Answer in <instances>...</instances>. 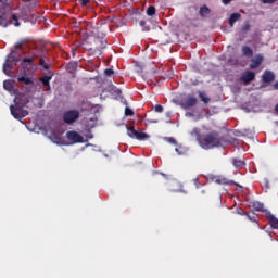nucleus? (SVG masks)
<instances>
[{
  "label": "nucleus",
  "mask_w": 278,
  "mask_h": 278,
  "mask_svg": "<svg viewBox=\"0 0 278 278\" xmlns=\"http://www.w3.org/2000/svg\"><path fill=\"white\" fill-rule=\"evenodd\" d=\"M29 103V99L25 96H17L14 99V104L10 105V112L16 121H23L25 116H29V111L25 106Z\"/></svg>",
  "instance_id": "1"
},
{
  "label": "nucleus",
  "mask_w": 278,
  "mask_h": 278,
  "mask_svg": "<svg viewBox=\"0 0 278 278\" xmlns=\"http://www.w3.org/2000/svg\"><path fill=\"white\" fill-rule=\"evenodd\" d=\"M198 143L206 151H208V149H215L216 147H220V135L216 130L210 131L208 134H202L198 137Z\"/></svg>",
  "instance_id": "2"
},
{
  "label": "nucleus",
  "mask_w": 278,
  "mask_h": 278,
  "mask_svg": "<svg viewBox=\"0 0 278 278\" xmlns=\"http://www.w3.org/2000/svg\"><path fill=\"white\" fill-rule=\"evenodd\" d=\"M14 8V2L12 0H0V27H9L12 25L10 21V13Z\"/></svg>",
  "instance_id": "3"
},
{
  "label": "nucleus",
  "mask_w": 278,
  "mask_h": 278,
  "mask_svg": "<svg viewBox=\"0 0 278 278\" xmlns=\"http://www.w3.org/2000/svg\"><path fill=\"white\" fill-rule=\"evenodd\" d=\"M21 62V59L18 58V52L16 50H12L9 55H7L5 62L3 64V73L4 75H8V77H15L14 66H16Z\"/></svg>",
  "instance_id": "4"
},
{
  "label": "nucleus",
  "mask_w": 278,
  "mask_h": 278,
  "mask_svg": "<svg viewBox=\"0 0 278 278\" xmlns=\"http://www.w3.org/2000/svg\"><path fill=\"white\" fill-rule=\"evenodd\" d=\"M94 47L89 48L90 53H101L105 47H108V40L105 38L96 37L94 40Z\"/></svg>",
  "instance_id": "5"
},
{
  "label": "nucleus",
  "mask_w": 278,
  "mask_h": 278,
  "mask_svg": "<svg viewBox=\"0 0 278 278\" xmlns=\"http://www.w3.org/2000/svg\"><path fill=\"white\" fill-rule=\"evenodd\" d=\"M79 119V112L77 110H70L63 113V121L66 125H73Z\"/></svg>",
  "instance_id": "6"
},
{
  "label": "nucleus",
  "mask_w": 278,
  "mask_h": 278,
  "mask_svg": "<svg viewBox=\"0 0 278 278\" xmlns=\"http://www.w3.org/2000/svg\"><path fill=\"white\" fill-rule=\"evenodd\" d=\"M127 135L135 140H149V135L147 132L136 130L134 126L127 127Z\"/></svg>",
  "instance_id": "7"
},
{
  "label": "nucleus",
  "mask_w": 278,
  "mask_h": 278,
  "mask_svg": "<svg viewBox=\"0 0 278 278\" xmlns=\"http://www.w3.org/2000/svg\"><path fill=\"white\" fill-rule=\"evenodd\" d=\"M18 84H24L26 86V92H31L34 88H36V84L34 83V79L27 77V76H21L17 78Z\"/></svg>",
  "instance_id": "8"
},
{
  "label": "nucleus",
  "mask_w": 278,
  "mask_h": 278,
  "mask_svg": "<svg viewBox=\"0 0 278 278\" xmlns=\"http://www.w3.org/2000/svg\"><path fill=\"white\" fill-rule=\"evenodd\" d=\"M66 138H67V140H70V142H72V144H77L79 142H84V137L75 130L67 131Z\"/></svg>",
  "instance_id": "9"
},
{
  "label": "nucleus",
  "mask_w": 278,
  "mask_h": 278,
  "mask_svg": "<svg viewBox=\"0 0 278 278\" xmlns=\"http://www.w3.org/2000/svg\"><path fill=\"white\" fill-rule=\"evenodd\" d=\"M254 80H255V74L251 71H247L241 75V81H243L244 86H249V84H251V81H254Z\"/></svg>",
  "instance_id": "10"
},
{
  "label": "nucleus",
  "mask_w": 278,
  "mask_h": 278,
  "mask_svg": "<svg viewBox=\"0 0 278 278\" xmlns=\"http://www.w3.org/2000/svg\"><path fill=\"white\" fill-rule=\"evenodd\" d=\"M198 102L199 100H197V98L193 96H188L187 99L182 101V108H185V110H188V108H194Z\"/></svg>",
  "instance_id": "11"
},
{
  "label": "nucleus",
  "mask_w": 278,
  "mask_h": 278,
  "mask_svg": "<svg viewBox=\"0 0 278 278\" xmlns=\"http://www.w3.org/2000/svg\"><path fill=\"white\" fill-rule=\"evenodd\" d=\"M189 21H199V8L190 7L187 13Z\"/></svg>",
  "instance_id": "12"
},
{
  "label": "nucleus",
  "mask_w": 278,
  "mask_h": 278,
  "mask_svg": "<svg viewBox=\"0 0 278 278\" xmlns=\"http://www.w3.org/2000/svg\"><path fill=\"white\" fill-rule=\"evenodd\" d=\"M262 79L264 84H273V81H275V73L267 70L263 73Z\"/></svg>",
  "instance_id": "13"
},
{
  "label": "nucleus",
  "mask_w": 278,
  "mask_h": 278,
  "mask_svg": "<svg viewBox=\"0 0 278 278\" xmlns=\"http://www.w3.org/2000/svg\"><path fill=\"white\" fill-rule=\"evenodd\" d=\"M264 62V56L262 54H256L254 59H252V63L250 64V68L255 70L260 68V65Z\"/></svg>",
  "instance_id": "14"
},
{
  "label": "nucleus",
  "mask_w": 278,
  "mask_h": 278,
  "mask_svg": "<svg viewBox=\"0 0 278 278\" xmlns=\"http://www.w3.org/2000/svg\"><path fill=\"white\" fill-rule=\"evenodd\" d=\"M215 184H219L220 186H238V182H236L233 180H229L225 177L216 178Z\"/></svg>",
  "instance_id": "15"
},
{
  "label": "nucleus",
  "mask_w": 278,
  "mask_h": 278,
  "mask_svg": "<svg viewBox=\"0 0 278 278\" xmlns=\"http://www.w3.org/2000/svg\"><path fill=\"white\" fill-rule=\"evenodd\" d=\"M39 66H42L45 71H49L51 68V61L47 56H41L39 59Z\"/></svg>",
  "instance_id": "16"
},
{
  "label": "nucleus",
  "mask_w": 278,
  "mask_h": 278,
  "mask_svg": "<svg viewBox=\"0 0 278 278\" xmlns=\"http://www.w3.org/2000/svg\"><path fill=\"white\" fill-rule=\"evenodd\" d=\"M267 219H268V223H269L271 229H278V218L275 217V215L269 213L267 215Z\"/></svg>",
  "instance_id": "17"
},
{
  "label": "nucleus",
  "mask_w": 278,
  "mask_h": 278,
  "mask_svg": "<svg viewBox=\"0 0 278 278\" xmlns=\"http://www.w3.org/2000/svg\"><path fill=\"white\" fill-rule=\"evenodd\" d=\"M199 14L201 18H205L206 16H208V14H212V10L210 9V7L204 4L200 8Z\"/></svg>",
  "instance_id": "18"
},
{
  "label": "nucleus",
  "mask_w": 278,
  "mask_h": 278,
  "mask_svg": "<svg viewBox=\"0 0 278 278\" xmlns=\"http://www.w3.org/2000/svg\"><path fill=\"white\" fill-rule=\"evenodd\" d=\"M22 66L23 68H34L36 65L34 64V59L25 58L22 60Z\"/></svg>",
  "instance_id": "19"
},
{
  "label": "nucleus",
  "mask_w": 278,
  "mask_h": 278,
  "mask_svg": "<svg viewBox=\"0 0 278 278\" xmlns=\"http://www.w3.org/2000/svg\"><path fill=\"white\" fill-rule=\"evenodd\" d=\"M241 16L242 15L240 13H232L229 17L230 27H233V25H236L237 21H240Z\"/></svg>",
  "instance_id": "20"
},
{
  "label": "nucleus",
  "mask_w": 278,
  "mask_h": 278,
  "mask_svg": "<svg viewBox=\"0 0 278 278\" xmlns=\"http://www.w3.org/2000/svg\"><path fill=\"white\" fill-rule=\"evenodd\" d=\"M241 51H242V54L245 56V58H253V49H251V47L249 46H243L241 48Z\"/></svg>",
  "instance_id": "21"
},
{
  "label": "nucleus",
  "mask_w": 278,
  "mask_h": 278,
  "mask_svg": "<svg viewBox=\"0 0 278 278\" xmlns=\"http://www.w3.org/2000/svg\"><path fill=\"white\" fill-rule=\"evenodd\" d=\"M175 151L178 155H188V148L181 144H176Z\"/></svg>",
  "instance_id": "22"
},
{
  "label": "nucleus",
  "mask_w": 278,
  "mask_h": 278,
  "mask_svg": "<svg viewBox=\"0 0 278 278\" xmlns=\"http://www.w3.org/2000/svg\"><path fill=\"white\" fill-rule=\"evenodd\" d=\"M3 88H4V90H8V92H13L14 91V81L4 80L3 81Z\"/></svg>",
  "instance_id": "23"
},
{
  "label": "nucleus",
  "mask_w": 278,
  "mask_h": 278,
  "mask_svg": "<svg viewBox=\"0 0 278 278\" xmlns=\"http://www.w3.org/2000/svg\"><path fill=\"white\" fill-rule=\"evenodd\" d=\"M199 94V99H201V101H203V103H205V105H207V103H210L211 99L210 97H207V93H205V91H198Z\"/></svg>",
  "instance_id": "24"
},
{
  "label": "nucleus",
  "mask_w": 278,
  "mask_h": 278,
  "mask_svg": "<svg viewBox=\"0 0 278 278\" xmlns=\"http://www.w3.org/2000/svg\"><path fill=\"white\" fill-rule=\"evenodd\" d=\"M245 164L247 163L242 160L232 159V166H235V168H243Z\"/></svg>",
  "instance_id": "25"
},
{
  "label": "nucleus",
  "mask_w": 278,
  "mask_h": 278,
  "mask_svg": "<svg viewBox=\"0 0 278 278\" xmlns=\"http://www.w3.org/2000/svg\"><path fill=\"white\" fill-rule=\"evenodd\" d=\"M8 14H10V22H11V25H12V21H14V26L15 27H20L21 26V23H18V16H16V14H12L10 13V11H8Z\"/></svg>",
  "instance_id": "26"
},
{
  "label": "nucleus",
  "mask_w": 278,
  "mask_h": 278,
  "mask_svg": "<svg viewBox=\"0 0 278 278\" xmlns=\"http://www.w3.org/2000/svg\"><path fill=\"white\" fill-rule=\"evenodd\" d=\"M50 140H52L54 144H62V137L58 134L51 135Z\"/></svg>",
  "instance_id": "27"
},
{
  "label": "nucleus",
  "mask_w": 278,
  "mask_h": 278,
  "mask_svg": "<svg viewBox=\"0 0 278 278\" xmlns=\"http://www.w3.org/2000/svg\"><path fill=\"white\" fill-rule=\"evenodd\" d=\"M253 208L256 212H266V210L264 208V203H262V202H254L253 203Z\"/></svg>",
  "instance_id": "28"
},
{
  "label": "nucleus",
  "mask_w": 278,
  "mask_h": 278,
  "mask_svg": "<svg viewBox=\"0 0 278 278\" xmlns=\"http://www.w3.org/2000/svg\"><path fill=\"white\" fill-rule=\"evenodd\" d=\"M155 8L153 5H150L148 9H147V15L148 16H155Z\"/></svg>",
  "instance_id": "29"
},
{
  "label": "nucleus",
  "mask_w": 278,
  "mask_h": 278,
  "mask_svg": "<svg viewBox=\"0 0 278 278\" xmlns=\"http://www.w3.org/2000/svg\"><path fill=\"white\" fill-rule=\"evenodd\" d=\"M40 81H41L42 86H45V88H47V86H49V81H51V77L45 76V77L40 78Z\"/></svg>",
  "instance_id": "30"
},
{
  "label": "nucleus",
  "mask_w": 278,
  "mask_h": 278,
  "mask_svg": "<svg viewBox=\"0 0 278 278\" xmlns=\"http://www.w3.org/2000/svg\"><path fill=\"white\" fill-rule=\"evenodd\" d=\"M191 136H195L197 137V140L199 142V136H202L199 128H193L192 131H191Z\"/></svg>",
  "instance_id": "31"
},
{
  "label": "nucleus",
  "mask_w": 278,
  "mask_h": 278,
  "mask_svg": "<svg viewBox=\"0 0 278 278\" xmlns=\"http://www.w3.org/2000/svg\"><path fill=\"white\" fill-rule=\"evenodd\" d=\"M104 75L106 77H112V75H114V70H112V68L104 70Z\"/></svg>",
  "instance_id": "32"
},
{
  "label": "nucleus",
  "mask_w": 278,
  "mask_h": 278,
  "mask_svg": "<svg viewBox=\"0 0 278 278\" xmlns=\"http://www.w3.org/2000/svg\"><path fill=\"white\" fill-rule=\"evenodd\" d=\"M125 116H134V110L126 106L125 109Z\"/></svg>",
  "instance_id": "33"
},
{
  "label": "nucleus",
  "mask_w": 278,
  "mask_h": 278,
  "mask_svg": "<svg viewBox=\"0 0 278 278\" xmlns=\"http://www.w3.org/2000/svg\"><path fill=\"white\" fill-rule=\"evenodd\" d=\"M154 110H155V112H157L160 114V113L164 112V106H162V104H156L154 106Z\"/></svg>",
  "instance_id": "34"
},
{
  "label": "nucleus",
  "mask_w": 278,
  "mask_h": 278,
  "mask_svg": "<svg viewBox=\"0 0 278 278\" xmlns=\"http://www.w3.org/2000/svg\"><path fill=\"white\" fill-rule=\"evenodd\" d=\"M250 29H251V24L249 23L244 24V26L242 27L243 34H247V31H250Z\"/></svg>",
  "instance_id": "35"
},
{
  "label": "nucleus",
  "mask_w": 278,
  "mask_h": 278,
  "mask_svg": "<svg viewBox=\"0 0 278 278\" xmlns=\"http://www.w3.org/2000/svg\"><path fill=\"white\" fill-rule=\"evenodd\" d=\"M25 45V40H21L17 43H15V49H23V46Z\"/></svg>",
  "instance_id": "36"
},
{
  "label": "nucleus",
  "mask_w": 278,
  "mask_h": 278,
  "mask_svg": "<svg viewBox=\"0 0 278 278\" xmlns=\"http://www.w3.org/2000/svg\"><path fill=\"white\" fill-rule=\"evenodd\" d=\"M245 216L251 220L252 223H257V219H255V215H249V213L245 214Z\"/></svg>",
  "instance_id": "37"
},
{
  "label": "nucleus",
  "mask_w": 278,
  "mask_h": 278,
  "mask_svg": "<svg viewBox=\"0 0 278 278\" xmlns=\"http://www.w3.org/2000/svg\"><path fill=\"white\" fill-rule=\"evenodd\" d=\"M277 0H262V3H265V4H273V3H276Z\"/></svg>",
  "instance_id": "38"
},
{
  "label": "nucleus",
  "mask_w": 278,
  "mask_h": 278,
  "mask_svg": "<svg viewBox=\"0 0 278 278\" xmlns=\"http://www.w3.org/2000/svg\"><path fill=\"white\" fill-rule=\"evenodd\" d=\"M168 142H170V144H176L177 146V140L173 137L168 138Z\"/></svg>",
  "instance_id": "39"
},
{
  "label": "nucleus",
  "mask_w": 278,
  "mask_h": 278,
  "mask_svg": "<svg viewBox=\"0 0 278 278\" xmlns=\"http://www.w3.org/2000/svg\"><path fill=\"white\" fill-rule=\"evenodd\" d=\"M193 184L195 188H201V185L199 184V178L193 179Z\"/></svg>",
  "instance_id": "40"
},
{
  "label": "nucleus",
  "mask_w": 278,
  "mask_h": 278,
  "mask_svg": "<svg viewBox=\"0 0 278 278\" xmlns=\"http://www.w3.org/2000/svg\"><path fill=\"white\" fill-rule=\"evenodd\" d=\"M81 5H88L90 3V0H79Z\"/></svg>",
  "instance_id": "41"
},
{
  "label": "nucleus",
  "mask_w": 278,
  "mask_h": 278,
  "mask_svg": "<svg viewBox=\"0 0 278 278\" xmlns=\"http://www.w3.org/2000/svg\"><path fill=\"white\" fill-rule=\"evenodd\" d=\"M139 25H140V27H144V25H147V21L141 20V21L139 22Z\"/></svg>",
  "instance_id": "42"
},
{
  "label": "nucleus",
  "mask_w": 278,
  "mask_h": 278,
  "mask_svg": "<svg viewBox=\"0 0 278 278\" xmlns=\"http://www.w3.org/2000/svg\"><path fill=\"white\" fill-rule=\"evenodd\" d=\"M238 214H240L241 216H247V212L242 211V210H239L238 211Z\"/></svg>",
  "instance_id": "43"
},
{
  "label": "nucleus",
  "mask_w": 278,
  "mask_h": 278,
  "mask_svg": "<svg viewBox=\"0 0 278 278\" xmlns=\"http://www.w3.org/2000/svg\"><path fill=\"white\" fill-rule=\"evenodd\" d=\"M224 5H229V3H231V0H222Z\"/></svg>",
  "instance_id": "44"
},
{
  "label": "nucleus",
  "mask_w": 278,
  "mask_h": 278,
  "mask_svg": "<svg viewBox=\"0 0 278 278\" xmlns=\"http://www.w3.org/2000/svg\"><path fill=\"white\" fill-rule=\"evenodd\" d=\"M174 192H184V193H186V191L184 190V189H178V190H174Z\"/></svg>",
  "instance_id": "45"
},
{
  "label": "nucleus",
  "mask_w": 278,
  "mask_h": 278,
  "mask_svg": "<svg viewBox=\"0 0 278 278\" xmlns=\"http://www.w3.org/2000/svg\"><path fill=\"white\" fill-rule=\"evenodd\" d=\"M274 89H275V90H278V81H276V83L274 84Z\"/></svg>",
  "instance_id": "46"
},
{
  "label": "nucleus",
  "mask_w": 278,
  "mask_h": 278,
  "mask_svg": "<svg viewBox=\"0 0 278 278\" xmlns=\"http://www.w3.org/2000/svg\"><path fill=\"white\" fill-rule=\"evenodd\" d=\"M75 51H77V49L72 50L73 56H75Z\"/></svg>",
  "instance_id": "47"
},
{
  "label": "nucleus",
  "mask_w": 278,
  "mask_h": 278,
  "mask_svg": "<svg viewBox=\"0 0 278 278\" xmlns=\"http://www.w3.org/2000/svg\"><path fill=\"white\" fill-rule=\"evenodd\" d=\"M116 92H117V94H121V89H117V91H116Z\"/></svg>",
  "instance_id": "48"
},
{
  "label": "nucleus",
  "mask_w": 278,
  "mask_h": 278,
  "mask_svg": "<svg viewBox=\"0 0 278 278\" xmlns=\"http://www.w3.org/2000/svg\"><path fill=\"white\" fill-rule=\"evenodd\" d=\"M275 110H276V112L278 113V104L276 105Z\"/></svg>",
  "instance_id": "49"
},
{
  "label": "nucleus",
  "mask_w": 278,
  "mask_h": 278,
  "mask_svg": "<svg viewBox=\"0 0 278 278\" xmlns=\"http://www.w3.org/2000/svg\"><path fill=\"white\" fill-rule=\"evenodd\" d=\"M67 66H68V68H71V66H73V64L70 63Z\"/></svg>",
  "instance_id": "50"
},
{
  "label": "nucleus",
  "mask_w": 278,
  "mask_h": 278,
  "mask_svg": "<svg viewBox=\"0 0 278 278\" xmlns=\"http://www.w3.org/2000/svg\"><path fill=\"white\" fill-rule=\"evenodd\" d=\"M31 1H34V0H27L28 3H31Z\"/></svg>",
  "instance_id": "51"
}]
</instances>
